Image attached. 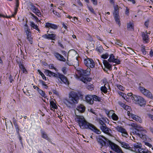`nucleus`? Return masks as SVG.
<instances>
[{"label":"nucleus","mask_w":153,"mask_h":153,"mask_svg":"<svg viewBox=\"0 0 153 153\" xmlns=\"http://www.w3.org/2000/svg\"><path fill=\"white\" fill-rule=\"evenodd\" d=\"M50 107H51V108L54 109L56 108L57 106L53 101L50 102Z\"/></svg>","instance_id":"40"},{"label":"nucleus","mask_w":153,"mask_h":153,"mask_svg":"<svg viewBox=\"0 0 153 153\" xmlns=\"http://www.w3.org/2000/svg\"><path fill=\"white\" fill-rule=\"evenodd\" d=\"M84 62L85 64L88 68H93L95 67V62L92 59L88 58L87 59H85Z\"/></svg>","instance_id":"8"},{"label":"nucleus","mask_w":153,"mask_h":153,"mask_svg":"<svg viewBox=\"0 0 153 153\" xmlns=\"http://www.w3.org/2000/svg\"><path fill=\"white\" fill-rule=\"evenodd\" d=\"M53 73V72H52L48 70H45L44 71V73L46 75L50 77L52 76V74Z\"/></svg>","instance_id":"33"},{"label":"nucleus","mask_w":153,"mask_h":153,"mask_svg":"<svg viewBox=\"0 0 153 153\" xmlns=\"http://www.w3.org/2000/svg\"><path fill=\"white\" fill-rule=\"evenodd\" d=\"M92 95H88L85 97L86 102L88 104L92 105L94 103V102L92 99Z\"/></svg>","instance_id":"12"},{"label":"nucleus","mask_w":153,"mask_h":153,"mask_svg":"<svg viewBox=\"0 0 153 153\" xmlns=\"http://www.w3.org/2000/svg\"><path fill=\"white\" fill-rule=\"evenodd\" d=\"M91 70L90 68H88L86 70H84L83 69H81L79 71V74L80 77L81 78L82 76H88L90 74Z\"/></svg>","instance_id":"9"},{"label":"nucleus","mask_w":153,"mask_h":153,"mask_svg":"<svg viewBox=\"0 0 153 153\" xmlns=\"http://www.w3.org/2000/svg\"><path fill=\"white\" fill-rule=\"evenodd\" d=\"M139 89L141 93L147 97L151 99H153V96L151 92L149 90L142 86L139 87Z\"/></svg>","instance_id":"6"},{"label":"nucleus","mask_w":153,"mask_h":153,"mask_svg":"<svg viewBox=\"0 0 153 153\" xmlns=\"http://www.w3.org/2000/svg\"><path fill=\"white\" fill-rule=\"evenodd\" d=\"M81 80L85 83H87L88 82V79H87L86 76L83 77L82 76V77L81 78Z\"/></svg>","instance_id":"45"},{"label":"nucleus","mask_w":153,"mask_h":153,"mask_svg":"<svg viewBox=\"0 0 153 153\" xmlns=\"http://www.w3.org/2000/svg\"><path fill=\"white\" fill-rule=\"evenodd\" d=\"M113 62L117 64H120V61L119 59L115 58Z\"/></svg>","instance_id":"55"},{"label":"nucleus","mask_w":153,"mask_h":153,"mask_svg":"<svg viewBox=\"0 0 153 153\" xmlns=\"http://www.w3.org/2000/svg\"><path fill=\"white\" fill-rule=\"evenodd\" d=\"M60 73H57V74H55L53 72L52 74V77L56 78H59V77L60 75Z\"/></svg>","instance_id":"44"},{"label":"nucleus","mask_w":153,"mask_h":153,"mask_svg":"<svg viewBox=\"0 0 153 153\" xmlns=\"http://www.w3.org/2000/svg\"><path fill=\"white\" fill-rule=\"evenodd\" d=\"M52 53L54 55V57L58 60L63 62L65 61V59L62 55L58 53L56 51H54L52 52Z\"/></svg>","instance_id":"10"},{"label":"nucleus","mask_w":153,"mask_h":153,"mask_svg":"<svg viewBox=\"0 0 153 153\" xmlns=\"http://www.w3.org/2000/svg\"><path fill=\"white\" fill-rule=\"evenodd\" d=\"M96 50L100 53H101L102 52L103 49L102 45H100L99 46H97L96 48Z\"/></svg>","instance_id":"34"},{"label":"nucleus","mask_w":153,"mask_h":153,"mask_svg":"<svg viewBox=\"0 0 153 153\" xmlns=\"http://www.w3.org/2000/svg\"><path fill=\"white\" fill-rule=\"evenodd\" d=\"M49 39L54 40L55 39L56 35L54 34H49Z\"/></svg>","instance_id":"36"},{"label":"nucleus","mask_w":153,"mask_h":153,"mask_svg":"<svg viewBox=\"0 0 153 153\" xmlns=\"http://www.w3.org/2000/svg\"><path fill=\"white\" fill-rule=\"evenodd\" d=\"M119 142L121 144V146L122 147L126 149L131 150L133 151V149H132V148L130 147L129 145L127 143H126L125 142H123L121 141H119Z\"/></svg>","instance_id":"14"},{"label":"nucleus","mask_w":153,"mask_h":153,"mask_svg":"<svg viewBox=\"0 0 153 153\" xmlns=\"http://www.w3.org/2000/svg\"><path fill=\"white\" fill-rule=\"evenodd\" d=\"M118 104L120 105L121 107H122L123 108H124V107L125 105V104L124 103H123L122 102L120 101H119L118 102Z\"/></svg>","instance_id":"58"},{"label":"nucleus","mask_w":153,"mask_h":153,"mask_svg":"<svg viewBox=\"0 0 153 153\" xmlns=\"http://www.w3.org/2000/svg\"><path fill=\"white\" fill-rule=\"evenodd\" d=\"M103 63L105 68L109 70H112L111 65H110L107 61L104 60Z\"/></svg>","instance_id":"18"},{"label":"nucleus","mask_w":153,"mask_h":153,"mask_svg":"<svg viewBox=\"0 0 153 153\" xmlns=\"http://www.w3.org/2000/svg\"><path fill=\"white\" fill-rule=\"evenodd\" d=\"M74 63H73L74 66H78L79 65V61L78 60V58L76 57L74 58Z\"/></svg>","instance_id":"38"},{"label":"nucleus","mask_w":153,"mask_h":153,"mask_svg":"<svg viewBox=\"0 0 153 153\" xmlns=\"http://www.w3.org/2000/svg\"><path fill=\"white\" fill-rule=\"evenodd\" d=\"M53 13L55 15L57 16L58 17H59L60 15L58 12H57L55 10H53Z\"/></svg>","instance_id":"63"},{"label":"nucleus","mask_w":153,"mask_h":153,"mask_svg":"<svg viewBox=\"0 0 153 153\" xmlns=\"http://www.w3.org/2000/svg\"><path fill=\"white\" fill-rule=\"evenodd\" d=\"M124 108L127 111H129L130 109V107L126 105H125Z\"/></svg>","instance_id":"60"},{"label":"nucleus","mask_w":153,"mask_h":153,"mask_svg":"<svg viewBox=\"0 0 153 153\" xmlns=\"http://www.w3.org/2000/svg\"><path fill=\"white\" fill-rule=\"evenodd\" d=\"M76 109L79 112L82 113L85 111V107L83 105L80 104L77 106Z\"/></svg>","instance_id":"15"},{"label":"nucleus","mask_w":153,"mask_h":153,"mask_svg":"<svg viewBox=\"0 0 153 153\" xmlns=\"http://www.w3.org/2000/svg\"><path fill=\"white\" fill-rule=\"evenodd\" d=\"M118 94L120 95L124 99H126V98L125 97V96L126 97V94H123V93H122L120 91L118 92Z\"/></svg>","instance_id":"56"},{"label":"nucleus","mask_w":153,"mask_h":153,"mask_svg":"<svg viewBox=\"0 0 153 153\" xmlns=\"http://www.w3.org/2000/svg\"><path fill=\"white\" fill-rule=\"evenodd\" d=\"M142 129H139L138 128H135L134 130H133V133L134 134H136L139 137H140L141 134V131L143 130V128L142 127Z\"/></svg>","instance_id":"17"},{"label":"nucleus","mask_w":153,"mask_h":153,"mask_svg":"<svg viewBox=\"0 0 153 153\" xmlns=\"http://www.w3.org/2000/svg\"><path fill=\"white\" fill-rule=\"evenodd\" d=\"M19 67L22 70L23 68H24L25 67L24 65H23L22 64V62L21 63V62H20L19 64Z\"/></svg>","instance_id":"59"},{"label":"nucleus","mask_w":153,"mask_h":153,"mask_svg":"<svg viewBox=\"0 0 153 153\" xmlns=\"http://www.w3.org/2000/svg\"><path fill=\"white\" fill-rule=\"evenodd\" d=\"M87 88L90 91H92L94 89L93 85H88L87 86Z\"/></svg>","instance_id":"57"},{"label":"nucleus","mask_w":153,"mask_h":153,"mask_svg":"<svg viewBox=\"0 0 153 153\" xmlns=\"http://www.w3.org/2000/svg\"><path fill=\"white\" fill-rule=\"evenodd\" d=\"M142 36L143 39L146 42H147L149 39L148 35L144 32H143L142 33Z\"/></svg>","instance_id":"26"},{"label":"nucleus","mask_w":153,"mask_h":153,"mask_svg":"<svg viewBox=\"0 0 153 153\" xmlns=\"http://www.w3.org/2000/svg\"><path fill=\"white\" fill-rule=\"evenodd\" d=\"M29 7L34 13L36 11V10L37 11L38 10L37 8L34 6L32 4H30Z\"/></svg>","instance_id":"27"},{"label":"nucleus","mask_w":153,"mask_h":153,"mask_svg":"<svg viewBox=\"0 0 153 153\" xmlns=\"http://www.w3.org/2000/svg\"><path fill=\"white\" fill-rule=\"evenodd\" d=\"M123 42H121L120 40L117 39L115 41V44L116 45H117L120 47L122 46Z\"/></svg>","instance_id":"41"},{"label":"nucleus","mask_w":153,"mask_h":153,"mask_svg":"<svg viewBox=\"0 0 153 153\" xmlns=\"http://www.w3.org/2000/svg\"><path fill=\"white\" fill-rule=\"evenodd\" d=\"M48 31H47V33L48 34H45L43 35L42 36V37L43 38L45 39H49V34L48 33Z\"/></svg>","instance_id":"52"},{"label":"nucleus","mask_w":153,"mask_h":153,"mask_svg":"<svg viewBox=\"0 0 153 153\" xmlns=\"http://www.w3.org/2000/svg\"><path fill=\"white\" fill-rule=\"evenodd\" d=\"M114 128L118 132L121 133L125 131L126 130L121 126H117L116 127H115Z\"/></svg>","instance_id":"23"},{"label":"nucleus","mask_w":153,"mask_h":153,"mask_svg":"<svg viewBox=\"0 0 153 153\" xmlns=\"http://www.w3.org/2000/svg\"><path fill=\"white\" fill-rule=\"evenodd\" d=\"M88 10L90 11L93 14H95V12L94 11V10L91 7L88 6Z\"/></svg>","instance_id":"53"},{"label":"nucleus","mask_w":153,"mask_h":153,"mask_svg":"<svg viewBox=\"0 0 153 153\" xmlns=\"http://www.w3.org/2000/svg\"><path fill=\"white\" fill-rule=\"evenodd\" d=\"M26 29H27L25 31L27 36H31L30 30L27 28Z\"/></svg>","instance_id":"46"},{"label":"nucleus","mask_w":153,"mask_h":153,"mask_svg":"<svg viewBox=\"0 0 153 153\" xmlns=\"http://www.w3.org/2000/svg\"><path fill=\"white\" fill-rule=\"evenodd\" d=\"M27 39L29 41V42L31 44H32L33 43L32 38L31 37V36H27Z\"/></svg>","instance_id":"51"},{"label":"nucleus","mask_w":153,"mask_h":153,"mask_svg":"<svg viewBox=\"0 0 153 153\" xmlns=\"http://www.w3.org/2000/svg\"><path fill=\"white\" fill-rule=\"evenodd\" d=\"M53 73V72H52L48 70H45L44 71V73L46 75L50 77L52 76V74Z\"/></svg>","instance_id":"32"},{"label":"nucleus","mask_w":153,"mask_h":153,"mask_svg":"<svg viewBox=\"0 0 153 153\" xmlns=\"http://www.w3.org/2000/svg\"><path fill=\"white\" fill-rule=\"evenodd\" d=\"M100 128L105 133L109 136H111V134L109 132V131H111V130L107 127L106 125L102 126H100Z\"/></svg>","instance_id":"11"},{"label":"nucleus","mask_w":153,"mask_h":153,"mask_svg":"<svg viewBox=\"0 0 153 153\" xmlns=\"http://www.w3.org/2000/svg\"><path fill=\"white\" fill-rule=\"evenodd\" d=\"M131 117L134 120L137 121H139L140 120V117H139L138 116L134 115L132 114H131Z\"/></svg>","instance_id":"30"},{"label":"nucleus","mask_w":153,"mask_h":153,"mask_svg":"<svg viewBox=\"0 0 153 153\" xmlns=\"http://www.w3.org/2000/svg\"><path fill=\"white\" fill-rule=\"evenodd\" d=\"M132 99L137 102V103L139 104L141 106L146 104L145 100L143 98L140 96L134 95V96L132 97Z\"/></svg>","instance_id":"5"},{"label":"nucleus","mask_w":153,"mask_h":153,"mask_svg":"<svg viewBox=\"0 0 153 153\" xmlns=\"http://www.w3.org/2000/svg\"><path fill=\"white\" fill-rule=\"evenodd\" d=\"M117 87L121 91H123L124 89V88L123 87L120 85H117Z\"/></svg>","instance_id":"64"},{"label":"nucleus","mask_w":153,"mask_h":153,"mask_svg":"<svg viewBox=\"0 0 153 153\" xmlns=\"http://www.w3.org/2000/svg\"><path fill=\"white\" fill-rule=\"evenodd\" d=\"M140 138L143 139L144 140H146L147 139V136L145 134H141L140 137Z\"/></svg>","instance_id":"47"},{"label":"nucleus","mask_w":153,"mask_h":153,"mask_svg":"<svg viewBox=\"0 0 153 153\" xmlns=\"http://www.w3.org/2000/svg\"><path fill=\"white\" fill-rule=\"evenodd\" d=\"M13 124L15 126L16 128V131L17 133L19 134V126L17 123V121L15 118L13 117Z\"/></svg>","instance_id":"20"},{"label":"nucleus","mask_w":153,"mask_h":153,"mask_svg":"<svg viewBox=\"0 0 153 153\" xmlns=\"http://www.w3.org/2000/svg\"><path fill=\"white\" fill-rule=\"evenodd\" d=\"M59 78L65 84L68 85L69 84V82L66 77L64 75L60 74Z\"/></svg>","instance_id":"13"},{"label":"nucleus","mask_w":153,"mask_h":153,"mask_svg":"<svg viewBox=\"0 0 153 153\" xmlns=\"http://www.w3.org/2000/svg\"><path fill=\"white\" fill-rule=\"evenodd\" d=\"M38 71L40 74V75L42 77V79L45 80H46V78L44 75V74L40 70H38Z\"/></svg>","instance_id":"42"},{"label":"nucleus","mask_w":153,"mask_h":153,"mask_svg":"<svg viewBox=\"0 0 153 153\" xmlns=\"http://www.w3.org/2000/svg\"><path fill=\"white\" fill-rule=\"evenodd\" d=\"M92 95V96H91L92 97V99L93 101H94L98 102L101 101V98L100 97L95 95Z\"/></svg>","instance_id":"24"},{"label":"nucleus","mask_w":153,"mask_h":153,"mask_svg":"<svg viewBox=\"0 0 153 153\" xmlns=\"http://www.w3.org/2000/svg\"><path fill=\"white\" fill-rule=\"evenodd\" d=\"M99 122L100 125V126H105L106 125L105 123L102 120H99Z\"/></svg>","instance_id":"49"},{"label":"nucleus","mask_w":153,"mask_h":153,"mask_svg":"<svg viewBox=\"0 0 153 153\" xmlns=\"http://www.w3.org/2000/svg\"><path fill=\"white\" fill-rule=\"evenodd\" d=\"M79 95L82 96L79 92L71 91L69 94L68 99L64 100V103L68 107H72L74 105L78 103L79 99Z\"/></svg>","instance_id":"2"},{"label":"nucleus","mask_w":153,"mask_h":153,"mask_svg":"<svg viewBox=\"0 0 153 153\" xmlns=\"http://www.w3.org/2000/svg\"><path fill=\"white\" fill-rule=\"evenodd\" d=\"M109 84L108 83L105 84L104 86H102L101 88V91L104 93H106L107 92V87H108Z\"/></svg>","instance_id":"21"},{"label":"nucleus","mask_w":153,"mask_h":153,"mask_svg":"<svg viewBox=\"0 0 153 153\" xmlns=\"http://www.w3.org/2000/svg\"><path fill=\"white\" fill-rule=\"evenodd\" d=\"M45 26L46 27H50L54 29H56L58 28V26L54 24L48 22L46 23H45Z\"/></svg>","instance_id":"19"},{"label":"nucleus","mask_w":153,"mask_h":153,"mask_svg":"<svg viewBox=\"0 0 153 153\" xmlns=\"http://www.w3.org/2000/svg\"><path fill=\"white\" fill-rule=\"evenodd\" d=\"M133 151L134 152L137 153H145L146 152L144 151V150L143 149L141 148L140 149H133Z\"/></svg>","instance_id":"28"},{"label":"nucleus","mask_w":153,"mask_h":153,"mask_svg":"<svg viewBox=\"0 0 153 153\" xmlns=\"http://www.w3.org/2000/svg\"><path fill=\"white\" fill-rule=\"evenodd\" d=\"M128 30H134V26L131 23H129L127 24Z\"/></svg>","instance_id":"35"},{"label":"nucleus","mask_w":153,"mask_h":153,"mask_svg":"<svg viewBox=\"0 0 153 153\" xmlns=\"http://www.w3.org/2000/svg\"><path fill=\"white\" fill-rule=\"evenodd\" d=\"M122 135L126 137H127L128 136V134L126 130L125 131L122 133Z\"/></svg>","instance_id":"48"},{"label":"nucleus","mask_w":153,"mask_h":153,"mask_svg":"<svg viewBox=\"0 0 153 153\" xmlns=\"http://www.w3.org/2000/svg\"><path fill=\"white\" fill-rule=\"evenodd\" d=\"M97 140L98 143L102 147L106 146V143L107 145L111 149L115 152L118 153H123L121 148L118 145L113 143L111 140L106 139L103 136L99 135L97 137Z\"/></svg>","instance_id":"1"},{"label":"nucleus","mask_w":153,"mask_h":153,"mask_svg":"<svg viewBox=\"0 0 153 153\" xmlns=\"http://www.w3.org/2000/svg\"><path fill=\"white\" fill-rule=\"evenodd\" d=\"M141 51L144 54H146V51L144 47H142L141 49Z\"/></svg>","instance_id":"61"},{"label":"nucleus","mask_w":153,"mask_h":153,"mask_svg":"<svg viewBox=\"0 0 153 153\" xmlns=\"http://www.w3.org/2000/svg\"><path fill=\"white\" fill-rule=\"evenodd\" d=\"M114 56L113 54L110 55V57L108 59V61L109 62H113L114 59H115Z\"/></svg>","instance_id":"37"},{"label":"nucleus","mask_w":153,"mask_h":153,"mask_svg":"<svg viewBox=\"0 0 153 153\" xmlns=\"http://www.w3.org/2000/svg\"><path fill=\"white\" fill-rule=\"evenodd\" d=\"M49 68L50 69H54L56 71H57V69L54 66V65L53 64H51L49 65Z\"/></svg>","instance_id":"54"},{"label":"nucleus","mask_w":153,"mask_h":153,"mask_svg":"<svg viewBox=\"0 0 153 153\" xmlns=\"http://www.w3.org/2000/svg\"><path fill=\"white\" fill-rule=\"evenodd\" d=\"M37 91L40 95L43 97L45 98L46 96L44 91H43L39 88H37Z\"/></svg>","instance_id":"25"},{"label":"nucleus","mask_w":153,"mask_h":153,"mask_svg":"<svg viewBox=\"0 0 153 153\" xmlns=\"http://www.w3.org/2000/svg\"><path fill=\"white\" fill-rule=\"evenodd\" d=\"M111 117L112 119L114 120H117L118 119V116L115 113H113Z\"/></svg>","instance_id":"39"},{"label":"nucleus","mask_w":153,"mask_h":153,"mask_svg":"<svg viewBox=\"0 0 153 153\" xmlns=\"http://www.w3.org/2000/svg\"><path fill=\"white\" fill-rule=\"evenodd\" d=\"M84 128H82L81 126H80V128L82 129H88L93 131L95 133L99 134L101 133V132L100 130L97 129L95 126L93 124L87 122L86 120L83 123Z\"/></svg>","instance_id":"4"},{"label":"nucleus","mask_w":153,"mask_h":153,"mask_svg":"<svg viewBox=\"0 0 153 153\" xmlns=\"http://www.w3.org/2000/svg\"><path fill=\"white\" fill-rule=\"evenodd\" d=\"M75 114L76 116L75 120L76 122L78 123L79 126H81L82 128H84V126H83V123L86 120L85 118L83 116H79L76 114V112L75 111Z\"/></svg>","instance_id":"7"},{"label":"nucleus","mask_w":153,"mask_h":153,"mask_svg":"<svg viewBox=\"0 0 153 153\" xmlns=\"http://www.w3.org/2000/svg\"><path fill=\"white\" fill-rule=\"evenodd\" d=\"M130 125L131 126L134 128H139L140 129H142V127L139 126L137 124H136V123L135 122L134 123V122L131 123Z\"/></svg>","instance_id":"31"},{"label":"nucleus","mask_w":153,"mask_h":153,"mask_svg":"<svg viewBox=\"0 0 153 153\" xmlns=\"http://www.w3.org/2000/svg\"><path fill=\"white\" fill-rule=\"evenodd\" d=\"M19 1H17L16 2L15 7L14 8V13L12 15V16H14L15 15L17 12L18 7H19Z\"/></svg>","instance_id":"22"},{"label":"nucleus","mask_w":153,"mask_h":153,"mask_svg":"<svg viewBox=\"0 0 153 153\" xmlns=\"http://www.w3.org/2000/svg\"><path fill=\"white\" fill-rule=\"evenodd\" d=\"M110 3L113 5L114 10L113 14L115 20L120 26L121 24L119 19V11L120 9H121V8L119 7L118 5L115 4L114 1H110Z\"/></svg>","instance_id":"3"},{"label":"nucleus","mask_w":153,"mask_h":153,"mask_svg":"<svg viewBox=\"0 0 153 153\" xmlns=\"http://www.w3.org/2000/svg\"><path fill=\"white\" fill-rule=\"evenodd\" d=\"M58 45L59 46H60L62 48V49H64V46L59 41L58 42Z\"/></svg>","instance_id":"62"},{"label":"nucleus","mask_w":153,"mask_h":153,"mask_svg":"<svg viewBox=\"0 0 153 153\" xmlns=\"http://www.w3.org/2000/svg\"><path fill=\"white\" fill-rule=\"evenodd\" d=\"M41 134L42 138L46 140L49 142L51 141L50 138L48 137L45 131L41 130Z\"/></svg>","instance_id":"16"},{"label":"nucleus","mask_w":153,"mask_h":153,"mask_svg":"<svg viewBox=\"0 0 153 153\" xmlns=\"http://www.w3.org/2000/svg\"><path fill=\"white\" fill-rule=\"evenodd\" d=\"M30 25L34 29H37V27H38V26L36 25H35L34 23L33 22H30Z\"/></svg>","instance_id":"43"},{"label":"nucleus","mask_w":153,"mask_h":153,"mask_svg":"<svg viewBox=\"0 0 153 153\" xmlns=\"http://www.w3.org/2000/svg\"><path fill=\"white\" fill-rule=\"evenodd\" d=\"M109 56V54L108 53H106L105 54L102 55L101 56V57L104 59H107Z\"/></svg>","instance_id":"50"},{"label":"nucleus","mask_w":153,"mask_h":153,"mask_svg":"<svg viewBox=\"0 0 153 153\" xmlns=\"http://www.w3.org/2000/svg\"><path fill=\"white\" fill-rule=\"evenodd\" d=\"M134 148H132V149H140L142 147V145L140 143H135L133 144Z\"/></svg>","instance_id":"29"}]
</instances>
